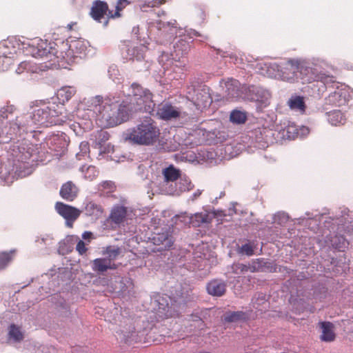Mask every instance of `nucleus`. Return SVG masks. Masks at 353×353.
<instances>
[{
	"label": "nucleus",
	"instance_id": "c03bdc74",
	"mask_svg": "<svg viewBox=\"0 0 353 353\" xmlns=\"http://www.w3.org/2000/svg\"><path fill=\"white\" fill-rule=\"evenodd\" d=\"M264 268V269L268 272H277V269H278V266L273 263H270V262H265L264 263V265L263 266Z\"/></svg>",
	"mask_w": 353,
	"mask_h": 353
},
{
	"label": "nucleus",
	"instance_id": "49530a36",
	"mask_svg": "<svg viewBox=\"0 0 353 353\" xmlns=\"http://www.w3.org/2000/svg\"><path fill=\"white\" fill-rule=\"evenodd\" d=\"M98 138L100 139L101 141H105L109 139L110 134L106 131L101 130L98 132Z\"/></svg>",
	"mask_w": 353,
	"mask_h": 353
},
{
	"label": "nucleus",
	"instance_id": "aec40b11",
	"mask_svg": "<svg viewBox=\"0 0 353 353\" xmlns=\"http://www.w3.org/2000/svg\"><path fill=\"white\" fill-rule=\"evenodd\" d=\"M162 174L164 178V181L166 183L174 182L181 177L180 170L176 168L173 165H169L168 168L162 170Z\"/></svg>",
	"mask_w": 353,
	"mask_h": 353
},
{
	"label": "nucleus",
	"instance_id": "72a5a7b5",
	"mask_svg": "<svg viewBox=\"0 0 353 353\" xmlns=\"http://www.w3.org/2000/svg\"><path fill=\"white\" fill-rule=\"evenodd\" d=\"M179 179V189L180 192L189 191L192 188L193 185L192 184L191 181L188 177L181 176Z\"/></svg>",
	"mask_w": 353,
	"mask_h": 353
},
{
	"label": "nucleus",
	"instance_id": "4d7b16f0",
	"mask_svg": "<svg viewBox=\"0 0 353 353\" xmlns=\"http://www.w3.org/2000/svg\"><path fill=\"white\" fill-rule=\"evenodd\" d=\"M85 177H86V178H88V179H92V178L90 176H87V175H86V176H85Z\"/></svg>",
	"mask_w": 353,
	"mask_h": 353
},
{
	"label": "nucleus",
	"instance_id": "13d9d810",
	"mask_svg": "<svg viewBox=\"0 0 353 353\" xmlns=\"http://www.w3.org/2000/svg\"><path fill=\"white\" fill-rule=\"evenodd\" d=\"M282 216H283V219L286 218L285 216L283 214H282Z\"/></svg>",
	"mask_w": 353,
	"mask_h": 353
},
{
	"label": "nucleus",
	"instance_id": "864d4df0",
	"mask_svg": "<svg viewBox=\"0 0 353 353\" xmlns=\"http://www.w3.org/2000/svg\"><path fill=\"white\" fill-rule=\"evenodd\" d=\"M192 34L194 35V36H196V37H200L201 34L196 30H194Z\"/></svg>",
	"mask_w": 353,
	"mask_h": 353
},
{
	"label": "nucleus",
	"instance_id": "20e7f679",
	"mask_svg": "<svg viewBox=\"0 0 353 353\" xmlns=\"http://www.w3.org/2000/svg\"><path fill=\"white\" fill-rule=\"evenodd\" d=\"M86 48L84 41L81 40H74L70 43L68 41L59 42L55 51L59 56V65L74 62L75 58L81 57V55L85 53Z\"/></svg>",
	"mask_w": 353,
	"mask_h": 353
},
{
	"label": "nucleus",
	"instance_id": "f8f14e48",
	"mask_svg": "<svg viewBox=\"0 0 353 353\" xmlns=\"http://www.w3.org/2000/svg\"><path fill=\"white\" fill-rule=\"evenodd\" d=\"M10 46L12 47L10 51H5L2 55H0V71H5L8 69L9 66L12 64L14 55L17 53L16 48L10 41H5L1 43L0 48H8Z\"/></svg>",
	"mask_w": 353,
	"mask_h": 353
},
{
	"label": "nucleus",
	"instance_id": "4c0bfd02",
	"mask_svg": "<svg viewBox=\"0 0 353 353\" xmlns=\"http://www.w3.org/2000/svg\"><path fill=\"white\" fill-rule=\"evenodd\" d=\"M24 128L23 125H21V121L17 119L16 121L11 123V126L10 128V134H17L20 133V130Z\"/></svg>",
	"mask_w": 353,
	"mask_h": 353
},
{
	"label": "nucleus",
	"instance_id": "6ab92c4d",
	"mask_svg": "<svg viewBox=\"0 0 353 353\" xmlns=\"http://www.w3.org/2000/svg\"><path fill=\"white\" fill-rule=\"evenodd\" d=\"M206 289L209 294L221 296L226 291V284L223 281L214 279L208 283Z\"/></svg>",
	"mask_w": 353,
	"mask_h": 353
},
{
	"label": "nucleus",
	"instance_id": "2f4dec72",
	"mask_svg": "<svg viewBox=\"0 0 353 353\" xmlns=\"http://www.w3.org/2000/svg\"><path fill=\"white\" fill-rule=\"evenodd\" d=\"M283 135L289 139H294L298 135L297 126L294 123H289L283 129Z\"/></svg>",
	"mask_w": 353,
	"mask_h": 353
},
{
	"label": "nucleus",
	"instance_id": "423d86ee",
	"mask_svg": "<svg viewBox=\"0 0 353 353\" xmlns=\"http://www.w3.org/2000/svg\"><path fill=\"white\" fill-rule=\"evenodd\" d=\"M57 43H48L47 41L38 39L32 43L30 46L32 57L36 58L48 59L50 63L47 67L59 65V56L55 53Z\"/></svg>",
	"mask_w": 353,
	"mask_h": 353
},
{
	"label": "nucleus",
	"instance_id": "a18cd8bd",
	"mask_svg": "<svg viewBox=\"0 0 353 353\" xmlns=\"http://www.w3.org/2000/svg\"><path fill=\"white\" fill-rule=\"evenodd\" d=\"M29 65H30V63L28 61L21 62L20 64L19 65L18 68L16 70V72L17 74L23 73L25 70H28Z\"/></svg>",
	"mask_w": 353,
	"mask_h": 353
},
{
	"label": "nucleus",
	"instance_id": "6e6552de",
	"mask_svg": "<svg viewBox=\"0 0 353 353\" xmlns=\"http://www.w3.org/2000/svg\"><path fill=\"white\" fill-rule=\"evenodd\" d=\"M55 210L60 216L65 219L66 225L70 228L72 227L74 222L81 213L79 209L60 201L56 203Z\"/></svg>",
	"mask_w": 353,
	"mask_h": 353
},
{
	"label": "nucleus",
	"instance_id": "6e6d98bb",
	"mask_svg": "<svg viewBox=\"0 0 353 353\" xmlns=\"http://www.w3.org/2000/svg\"><path fill=\"white\" fill-rule=\"evenodd\" d=\"M200 194H201V192H198V193H195L194 194V196L196 197V196H199Z\"/></svg>",
	"mask_w": 353,
	"mask_h": 353
},
{
	"label": "nucleus",
	"instance_id": "393cba45",
	"mask_svg": "<svg viewBox=\"0 0 353 353\" xmlns=\"http://www.w3.org/2000/svg\"><path fill=\"white\" fill-rule=\"evenodd\" d=\"M210 221L207 213H196L190 217V222L194 227H199L202 223H210Z\"/></svg>",
	"mask_w": 353,
	"mask_h": 353
},
{
	"label": "nucleus",
	"instance_id": "1a4fd4ad",
	"mask_svg": "<svg viewBox=\"0 0 353 353\" xmlns=\"http://www.w3.org/2000/svg\"><path fill=\"white\" fill-rule=\"evenodd\" d=\"M125 46L123 48V55L127 60L141 61L144 59L145 53L148 50V47L143 44L134 46L130 41L123 42Z\"/></svg>",
	"mask_w": 353,
	"mask_h": 353
},
{
	"label": "nucleus",
	"instance_id": "4468645a",
	"mask_svg": "<svg viewBox=\"0 0 353 353\" xmlns=\"http://www.w3.org/2000/svg\"><path fill=\"white\" fill-rule=\"evenodd\" d=\"M192 101L198 109L205 108L210 106L212 102L211 95L208 88L195 90Z\"/></svg>",
	"mask_w": 353,
	"mask_h": 353
},
{
	"label": "nucleus",
	"instance_id": "3c124183",
	"mask_svg": "<svg viewBox=\"0 0 353 353\" xmlns=\"http://www.w3.org/2000/svg\"><path fill=\"white\" fill-rule=\"evenodd\" d=\"M129 2L127 0H119L116 7H122V9L128 4Z\"/></svg>",
	"mask_w": 353,
	"mask_h": 353
},
{
	"label": "nucleus",
	"instance_id": "58836bf2",
	"mask_svg": "<svg viewBox=\"0 0 353 353\" xmlns=\"http://www.w3.org/2000/svg\"><path fill=\"white\" fill-rule=\"evenodd\" d=\"M256 70H257V72L260 73L263 76H270V73L269 72V68L268 65L265 63L260 62L257 63L255 66Z\"/></svg>",
	"mask_w": 353,
	"mask_h": 353
},
{
	"label": "nucleus",
	"instance_id": "bb28decb",
	"mask_svg": "<svg viewBox=\"0 0 353 353\" xmlns=\"http://www.w3.org/2000/svg\"><path fill=\"white\" fill-rule=\"evenodd\" d=\"M14 251L0 252V271L6 268L12 261Z\"/></svg>",
	"mask_w": 353,
	"mask_h": 353
},
{
	"label": "nucleus",
	"instance_id": "a211bd4d",
	"mask_svg": "<svg viewBox=\"0 0 353 353\" xmlns=\"http://www.w3.org/2000/svg\"><path fill=\"white\" fill-rule=\"evenodd\" d=\"M127 214L128 209L126 207L117 205L112 209L110 214L107 221H110L115 225H119L125 221Z\"/></svg>",
	"mask_w": 353,
	"mask_h": 353
},
{
	"label": "nucleus",
	"instance_id": "f257e3e1",
	"mask_svg": "<svg viewBox=\"0 0 353 353\" xmlns=\"http://www.w3.org/2000/svg\"><path fill=\"white\" fill-rule=\"evenodd\" d=\"M132 94L119 104L110 99H105L97 108L96 121L99 126L108 128L127 121L132 113L137 111L150 112L155 105L152 94L139 84L131 85Z\"/></svg>",
	"mask_w": 353,
	"mask_h": 353
},
{
	"label": "nucleus",
	"instance_id": "5fc2aeb1",
	"mask_svg": "<svg viewBox=\"0 0 353 353\" xmlns=\"http://www.w3.org/2000/svg\"><path fill=\"white\" fill-rule=\"evenodd\" d=\"M8 140H3L0 138V143H6V142H8Z\"/></svg>",
	"mask_w": 353,
	"mask_h": 353
},
{
	"label": "nucleus",
	"instance_id": "8fccbe9b",
	"mask_svg": "<svg viewBox=\"0 0 353 353\" xmlns=\"http://www.w3.org/2000/svg\"><path fill=\"white\" fill-rule=\"evenodd\" d=\"M88 172H90L93 174L92 178L95 177L98 174V172L97 171L95 167L94 166H90L88 168L87 173Z\"/></svg>",
	"mask_w": 353,
	"mask_h": 353
},
{
	"label": "nucleus",
	"instance_id": "9d476101",
	"mask_svg": "<svg viewBox=\"0 0 353 353\" xmlns=\"http://www.w3.org/2000/svg\"><path fill=\"white\" fill-rule=\"evenodd\" d=\"M181 114V109L170 102L159 104L157 111V116L164 121L176 119L180 117Z\"/></svg>",
	"mask_w": 353,
	"mask_h": 353
},
{
	"label": "nucleus",
	"instance_id": "de8ad7c7",
	"mask_svg": "<svg viewBox=\"0 0 353 353\" xmlns=\"http://www.w3.org/2000/svg\"><path fill=\"white\" fill-rule=\"evenodd\" d=\"M157 301L159 302V303L160 305H163V307H159V310H161V309L163 312H165V313H164L165 316L166 317H168V316H171V314H168V312H169V308H170V307H169V305H168V303H166V304L164 305L163 303H160V299H159Z\"/></svg>",
	"mask_w": 353,
	"mask_h": 353
},
{
	"label": "nucleus",
	"instance_id": "c756f323",
	"mask_svg": "<svg viewBox=\"0 0 353 353\" xmlns=\"http://www.w3.org/2000/svg\"><path fill=\"white\" fill-rule=\"evenodd\" d=\"M331 244L335 249L343 251L348 245L347 241L343 236H335L331 240Z\"/></svg>",
	"mask_w": 353,
	"mask_h": 353
},
{
	"label": "nucleus",
	"instance_id": "4be33fe9",
	"mask_svg": "<svg viewBox=\"0 0 353 353\" xmlns=\"http://www.w3.org/2000/svg\"><path fill=\"white\" fill-rule=\"evenodd\" d=\"M76 90L73 87H63L57 91V99L59 103L62 105L60 107L63 108L65 102L68 101L75 94Z\"/></svg>",
	"mask_w": 353,
	"mask_h": 353
},
{
	"label": "nucleus",
	"instance_id": "e433bc0d",
	"mask_svg": "<svg viewBox=\"0 0 353 353\" xmlns=\"http://www.w3.org/2000/svg\"><path fill=\"white\" fill-rule=\"evenodd\" d=\"M9 335L10 338H12L16 341H19L23 339V334L20 331V329L14 325H10Z\"/></svg>",
	"mask_w": 353,
	"mask_h": 353
},
{
	"label": "nucleus",
	"instance_id": "2eb2a0df",
	"mask_svg": "<svg viewBox=\"0 0 353 353\" xmlns=\"http://www.w3.org/2000/svg\"><path fill=\"white\" fill-rule=\"evenodd\" d=\"M108 5L106 2L97 0L93 2L90 10L91 17L98 22H102V19L108 13Z\"/></svg>",
	"mask_w": 353,
	"mask_h": 353
},
{
	"label": "nucleus",
	"instance_id": "c9c22d12",
	"mask_svg": "<svg viewBox=\"0 0 353 353\" xmlns=\"http://www.w3.org/2000/svg\"><path fill=\"white\" fill-rule=\"evenodd\" d=\"M99 190L106 193H112L116 190V185L112 181H105L100 183Z\"/></svg>",
	"mask_w": 353,
	"mask_h": 353
},
{
	"label": "nucleus",
	"instance_id": "ddd939ff",
	"mask_svg": "<svg viewBox=\"0 0 353 353\" xmlns=\"http://www.w3.org/2000/svg\"><path fill=\"white\" fill-rule=\"evenodd\" d=\"M81 211L86 216L91 217L94 220L99 219L104 212V210L100 204L88 199L84 201L83 208Z\"/></svg>",
	"mask_w": 353,
	"mask_h": 353
},
{
	"label": "nucleus",
	"instance_id": "f3484780",
	"mask_svg": "<svg viewBox=\"0 0 353 353\" xmlns=\"http://www.w3.org/2000/svg\"><path fill=\"white\" fill-rule=\"evenodd\" d=\"M117 268L118 265L116 263H111L105 258H97L92 261V270L99 274H103L109 270H114L117 269Z\"/></svg>",
	"mask_w": 353,
	"mask_h": 353
},
{
	"label": "nucleus",
	"instance_id": "79ce46f5",
	"mask_svg": "<svg viewBox=\"0 0 353 353\" xmlns=\"http://www.w3.org/2000/svg\"><path fill=\"white\" fill-rule=\"evenodd\" d=\"M317 81H321L325 85L329 83H334V77L324 74H321L317 76Z\"/></svg>",
	"mask_w": 353,
	"mask_h": 353
},
{
	"label": "nucleus",
	"instance_id": "7ed1b4c3",
	"mask_svg": "<svg viewBox=\"0 0 353 353\" xmlns=\"http://www.w3.org/2000/svg\"><path fill=\"white\" fill-rule=\"evenodd\" d=\"M278 71L281 79L288 82H294L299 78L307 82L313 80L312 77L308 76L312 73V69L305 66L302 61L298 59L288 60L280 66Z\"/></svg>",
	"mask_w": 353,
	"mask_h": 353
},
{
	"label": "nucleus",
	"instance_id": "0eeeda50",
	"mask_svg": "<svg viewBox=\"0 0 353 353\" xmlns=\"http://www.w3.org/2000/svg\"><path fill=\"white\" fill-rule=\"evenodd\" d=\"M352 92L350 87L344 84L339 85L335 90L325 98V104L339 108L346 105L352 99Z\"/></svg>",
	"mask_w": 353,
	"mask_h": 353
},
{
	"label": "nucleus",
	"instance_id": "603ef678",
	"mask_svg": "<svg viewBox=\"0 0 353 353\" xmlns=\"http://www.w3.org/2000/svg\"><path fill=\"white\" fill-rule=\"evenodd\" d=\"M176 21L174 20L172 22H168V25L171 26L172 27L176 28Z\"/></svg>",
	"mask_w": 353,
	"mask_h": 353
},
{
	"label": "nucleus",
	"instance_id": "5701e85b",
	"mask_svg": "<svg viewBox=\"0 0 353 353\" xmlns=\"http://www.w3.org/2000/svg\"><path fill=\"white\" fill-rule=\"evenodd\" d=\"M288 104L292 110H298L301 113L305 111V104L303 97H292L289 99Z\"/></svg>",
	"mask_w": 353,
	"mask_h": 353
},
{
	"label": "nucleus",
	"instance_id": "cd10ccee",
	"mask_svg": "<svg viewBox=\"0 0 353 353\" xmlns=\"http://www.w3.org/2000/svg\"><path fill=\"white\" fill-rule=\"evenodd\" d=\"M230 120L233 123L243 124L247 120L246 113L240 110H233L230 113Z\"/></svg>",
	"mask_w": 353,
	"mask_h": 353
},
{
	"label": "nucleus",
	"instance_id": "39448f33",
	"mask_svg": "<svg viewBox=\"0 0 353 353\" xmlns=\"http://www.w3.org/2000/svg\"><path fill=\"white\" fill-rule=\"evenodd\" d=\"M62 107L56 103L43 104L32 112V120L36 125L48 126L59 123L58 117L61 114Z\"/></svg>",
	"mask_w": 353,
	"mask_h": 353
},
{
	"label": "nucleus",
	"instance_id": "473e14b6",
	"mask_svg": "<svg viewBox=\"0 0 353 353\" xmlns=\"http://www.w3.org/2000/svg\"><path fill=\"white\" fill-rule=\"evenodd\" d=\"M189 50L190 46L188 43L183 39H180L178 41V42L174 46V52L177 54H179V52L181 51V55L187 54Z\"/></svg>",
	"mask_w": 353,
	"mask_h": 353
},
{
	"label": "nucleus",
	"instance_id": "412c9836",
	"mask_svg": "<svg viewBox=\"0 0 353 353\" xmlns=\"http://www.w3.org/2000/svg\"><path fill=\"white\" fill-rule=\"evenodd\" d=\"M320 325L322 329L321 340L327 342L333 341L336 336L333 331L332 323L330 322H321Z\"/></svg>",
	"mask_w": 353,
	"mask_h": 353
},
{
	"label": "nucleus",
	"instance_id": "09e8293b",
	"mask_svg": "<svg viewBox=\"0 0 353 353\" xmlns=\"http://www.w3.org/2000/svg\"><path fill=\"white\" fill-rule=\"evenodd\" d=\"M82 238L84 240H88L90 241V240L93 238V234L90 231H85L83 233Z\"/></svg>",
	"mask_w": 353,
	"mask_h": 353
},
{
	"label": "nucleus",
	"instance_id": "bf43d9fd",
	"mask_svg": "<svg viewBox=\"0 0 353 353\" xmlns=\"http://www.w3.org/2000/svg\"><path fill=\"white\" fill-rule=\"evenodd\" d=\"M8 139H12V137H8Z\"/></svg>",
	"mask_w": 353,
	"mask_h": 353
},
{
	"label": "nucleus",
	"instance_id": "f03ea898",
	"mask_svg": "<svg viewBox=\"0 0 353 353\" xmlns=\"http://www.w3.org/2000/svg\"><path fill=\"white\" fill-rule=\"evenodd\" d=\"M161 132L157 123L150 117H146L135 127L129 129L124 139L129 142L140 145H153L159 139Z\"/></svg>",
	"mask_w": 353,
	"mask_h": 353
},
{
	"label": "nucleus",
	"instance_id": "9b49d317",
	"mask_svg": "<svg viewBox=\"0 0 353 353\" xmlns=\"http://www.w3.org/2000/svg\"><path fill=\"white\" fill-rule=\"evenodd\" d=\"M151 241L154 245L158 246V251L169 250L174 244V238L168 230L154 233Z\"/></svg>",
	"mask_w": 353,
	"mask_h": 353
},
{
	"label": "nucleus",
	"instance_id": "a878e982",
	"mask_svg": "<svg viewBox=\"0 0 353 353\" xmlns=\"http://www.w3.org/2000/svg\"><path fill=\"white\" fill-rule=\"evenodd\" d=\"M166 0H148V1H141L139 2V8L143 11L147 12L148 8H159L161 6L165 4Z\"/></svg>",
	"mask_w": 353,
	"mask_h": 353
},
{
	"label": "nucleus",
	"instance_id": "7c9ffc66",
	"mask_svg": "<svg viewBox=\"0 0 353 353\" xmlns=\"http://www.w3.org/2000/svg\"><path fill=\"white\" fill-rule=\"evenodd\" d=\"M237 83L238 82L236 80H231L230 81L226 82L225 85L227 88V92L229 98L237 97L239 91Z\"/></svg>",
	"mask_w": 353,
	"mask_h": 353
},
{
	"label": "nucleus",
	"instance_id": "c85d7f7f",
	"mask_svg": "<svg viewBox=\"0 0 353 353\" xmlns=\"http://www.w3.org/2000/svg\"><path fill=\"white\" fill-rule=\"evenodd\" d=\"M120 254L121 249L119 248H114L112 246L108 247L104 252V254L107 255L105 259L109 261L111 263H115L114 261L118 258Z\"/></svg>",
	"mask_w": 353,
	"mask_h": 353
},
{
	"label": "nucleus",
	"instance_id": "ea45409f",
	"mask_svg": "<svg viewBox=\"0 0 353 353\" xmlns=\"http://www.w3.org/2000/svg\"><path fill=\"white\" fill-rule=\"evenodd\" d=\"M254 245L253 243H248L243 245L241 247V252L245 254L248 256H252L254 254Z\"/></svg>",
	"mask_w": 353,
	"mask_h": 353
},
{
	"label": "nucleus",
	"instance_id": "f704fd0d",
	"mask_svg": "<svg viewBox=\"0 0 353 353\" xmlns=\"http://www.w3.org/2000/svg\"><path fill=\"white\" fill-rule=\"evenodd\" d=\"M246 318V314L243 312H233L227 314L225 316V320L227 322H235L239 320L245 319Z\"/></svg>",
	"mask_w": 353,
	"mask_h": 353
},
{
	"label": "nucleus",
	"instance_id": "a19ab883",
	"mask_svg": "<svg viewBox=\"0 0 353 353\" xmlns=\"http://www.w3.org/2000/svg\"><path fill=\"white\" fill-rule=\"evenodd\" d=\"M122 10V7H116V10L114 12L112 11L108 10V19L104 21V26H106L108 23L109 19H115L121 17V11Z\"/></svg>",
	"mask_w": 353,
	"mask_h": 353
},
{
	"label": "nucleus",
	"instance_id": "37998d69",
	"mask_svg": "<svg viewBox=\"0 0 353 353\" xmlns=\"http://www.w3.org/2000/svg\"><path fill=\"white\" fill-rule=\"evenodd\" d=\"M76 250L81 255L84 254L87 252L88 248L85 246V243L82 240H79L77 243L76 245Z\"/></svg>",
	"mask_w": 353,
	"mask_h": 353
},
{
	"label": "nucleus",
	"instance_id": "b1692460",
	"mask_svg": "<svg viewBox=\"0 0 353 353\" xmlns=\"http://www.w3.org/2000/svg\"><path fill=\"white\" fill-rule=\"evenodd\" d=\"M328 122L332 125L343 124L345 122V117L340 110L330 111L326 113Z\"/></svg>",
	"mask_w": 353,
	"mask_h": 353
},
{
	"label": "nucleus",
	"instance_id": "dca6fc26",
	"mask_svg": "<svg viewBox=\"0 0 353 353\" xmlns=\"http://www.w3.org/2000/svg\"><path fill=\"white\" fill-rule=\"evenodd\" d=\"M78 192V188L73 182L70 181L62 185L59 194L62 199L68 201H72L77 198Z\"/></svg>",
	"mask_w": 353,
	"mask_h": 353
}]
</instances>
